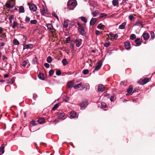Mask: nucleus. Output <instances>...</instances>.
I'll return each mask as SVG.
<instances>
[{"label": "nucleus", "mask_w": 155, "mask_h": 155, "mask_svg": "<svg viewBox=\"0 0 155 155\" xmlns=\"http://www.w3.org/2000/svg\"><path fill=\"white\" fill-rule=\"evenodd\" d=\"M133 90V86L132 85H130L128 88L127 89V91L128 93V94H130V95H132L133 92H136V90L134 89L133 92H132Z\"/></svg>", "instance_id": "1a4fd4ad"}, {"label": "nucleus", "mask_w": 155, "mask_h": 155, "mask_svg": "<svg viewBox=\"0 0 155 155\" xmlns=\"http://www.w3.org/2000/svg\"><path fill=\"white\" fill-rule=\"evenodd\" d=\"M7 58L4 55H3L2 57V60L3 61L5 60V59H7Z\"/></svg>", "instance_id": "0e129e2a"}, {"label": "nucleus", "mask_w": 155, "mask_h": 155, "mask_svg": "<svg viewBox=\"0 0 155 155\" xmlns=\"http://www.w3.org/2000/svg\"><path fill=\"white\" fill-rule=\"evenodd\" d=\"M45 120L43 118H40L38 119V121L40 124H42L44 123Z\"/></svg>", "instance_id": "72a5a7b5"}, {"label": "nucleus", "mask_w": 155, "mask_h": 155, "mask_svg": "<svg viewBox=\"0 0 155 155\" xmlns=\"http://www.w3.org/2000/svg\"><path fill=\"white\" fill-rule=\"evenodd\" d=\"M109 35H107L108 37H109V36H110V37L111 38L114 39L115 38H117L118 35L117 34H113L112 33H110L109 34Z\"/></svg>", "instance_id": "2eb2a0df"}, {"label": "nucleus", "mask_w": 155, "mask_h": 155, "mask_svg": "<svg viewBox=\"0 0 155 155\" xmlns=\"http://www.w3.org/2000/svg\"><path fill=\"white\" fill-rule=\"evenodd\" d=\"M101 107L102 108H104L107 107L106 104L104 102H102L101 103Z\"/></svg>", "instance_id": "ea45409f"}, {"label": "nucleus", "mask_w": 155, "mask_h": 155, "mask_svg": "<svg viewBox=\"0 0 155 155\" xmlns=\"http://www.w3.org/2000/svg\"><path fill=\"white\" fill-rule=\"evenodd\" d=\"M30 19L29 17L28 16H26L25 20V21L26 23H28L30 21Z\"/></svg>", "instance_id": "49530a36"}, {"label": "nucleus", "mask_w": 155, "mask_h": 155, "mask_svg": "<svg viewBox=\"0 0 155 155\" xmlns=\"http://www.w3.org/2000/svg\"><path fill=\"white\" fill-rule=\"evenodd\" d=\"M142 36L143 39L145 40H148L150 37L149 34L148 33L145 32L143 33Z\"/></svg>", "instance_id": "9b49d317"}, {"label": "nucleus", "mask_w": 155, "mask_h": 155, "mask_svg": "<svg viewBox=\"0 0 155 155\" xmlns=\"http://www.w3.org/2000/svg\"><path fill=\"white\" fill-rule=\"evenodd\" d=\"M57 117L59 119H62V120L66 118V116L65 114L63 112H59L57 113Z\"/></svg>", "instance_id": "20e7f679"}, {"label": "nucleus", "mask_w": 155, "mask_h": 155, "mask_svg": "<svg viewBox=\"0 0 155 155\" xmlns=\"http://www.w3.org/2000/svg\"><path fill=\"white\" fill-rule=\"evenodd\" d=\"M89 72V71L87 69H84L82 71L83 73L85 75L87 74Z\"/></svg>", "instance_id": "4c0bfd02"}, {"label": "nucleus", "mask_w": 155, "mask_h": 155, "mask_svg": "<svg viewBox=\"0 0 155 155\" xmlns=\"http://www.w3.org/2000/svg\"><path fill=\"white\" fill-rule=\"evenodd\" d=\"M95 34L97 35L98 36L101 34V33L99 31L96 30L95 31Z\"/></svg>", "instance_id": "13d9d810"}, {"label": "nucleus", "mask_w": 155, "mask_h": 155, "mask_svg": "<svg viewBox=\"0 0 155 155\" xmlns=\"http://www.w3.org/2000/svg\"><path fill=\"white\" fill-rule=\"evenodd\" d=\"M107 15V14L104 13H101L100 14V18H102L104 16H106Z\"/></svg>", "instance_id": "8fccbe9b"}, {"label": "nucleus", "mask_w": 155, "mask_h": 155, "mask_svg": "<svg viewBox=\"0 0 155 155\" xmlns=\"http://www.w3.org/2000/svg\"><path fill=\"white\" fill-rule=\"evenodd\" d=\"M141 44V41L140 38H136V47L140 46Z\"/></svg>", "instance_id": "aec40b11"}, {"label": "nucleus", "mask_w": 155, "mask_h": 155, "mask_svg": "<svg viewBox=\"0 0 155 155\" xmlns=\"http://www.w3.org/2000/svg\"><path fill=\"white\" fill-rule=\"evenodd\" d=\"M74 42L76 43V45L77 47H79L82 44L81 39H78L77 40H75Z\"/></svg>", "instance_id": "ddd939ff"}, {"label": "nucleus", "mask_w": 155, "mask_h": 155, "mask_svg": "<svg viewBox=\"0 0 155 155\" xmlns=\"http://www.w3.org/2000/svg\"><path fill=\"white\" fill-rule=\"evenodd\" d=\"M37 97V95L35 94H34L33 95V98L35 100Z\"/></svg>", "instance_id": "e2e57ef3"}, {"label": "nucleus", "mask_w": 155, "mask_h": 155, "mask_svg": "<svg viewBox=\"0 0 155 155\" xmlns=\"http://www.w3.org/2000/svg\"><path fill=\"white\" fill-rule=\"evenodd\" d=\"M82 85V83H80L79 84H77L76 85L74 86V87L75 89H78L80 87H81Z\"/></svg>", "instance_id": "a878e982"}, {"label": "nucleus", "mask_w": 155, "mask_h": 155, "mask_svg": "<svg viewBox=\"0 0 155 155\" xmlns=\"http://www.w3.org/2000/svg\"><path fill=\"white\" fill-rule=\"evenodd\" d=\"M37 22V21L36 20H31L30 21V23L31 24H35Z\"/></svg>", "instance_id": "37998d69"}, {"label": "nucleus", "mask_w": 155, "mask_h": 155, "mask_svg": "<svg viewBox=\"0 0 155 155\" xmlns=\"http://www.w3.org/2000/svg\"><path fill=\"white\" fill-rule=\"evenodd\" d=\"M14 18V16L13 15H11L9 18V19L12 20Z\"/></svg>", "instance_id": "680f3d73"}, {"label": "nucleus", "mask_w": 155, "mask_h": 155, "mask_svg": "<svg viewBox=\"0 0 155 155\" xmlns=\"http://www.w3.org/2000/svg\"><path fill=\"white\" fill-rule=\"evenodd\" d=\"M8 74H5L4 75V77L5 78H7L8 77Z\"/></svg>", "instance_id": "774afa93"}, {"label": "nucleus", "mask_w": 155, "mask_h": 155, "mask_svg": "<svg viewBox=\"0 0 155 155\" xmlns=\"http://www.w3.org/2000/svg\"><path fill=\"white\" fill-rule=\"evenodd\" d=\"M13 42L15 45H18L19 44V41L16 38L13 40Z\"/></svg>", "instance_id": "cd10ccee"}, {"label": "nucleus", "mask_w": 155, "mask_h": 155, "mask_svg": "<svg viewBox=\"0 0 155 155\" xmlns=\"http://www.w3.org/2000/svg\"><path fill=\"white\" fill-rule=\"evenodd\" d=\"M29 6L31 10H32L34 12H35L36 11L37 8L36 6L34 4H29Z\"/></svg>", "instance_id": "6e6552de"}, {"label": "nucleus", "mask_w": 155, "mask_h": 155, "mask_svg": "<svg viewBox=\"0 0 155 155\" xmlns=\"http://www.w3.org/2000/svg\"><path fill=\"white\" fill-rule=\"evenodd\" d=\"M31 124L33 125V126H35L36 125V124L35 123V121H32L31 122Z\"/></svg>", "instance_id": "052dcab7"}, {"label": "nucleus", "mask_w": 155, "mask_h": 155, "mask_svg": "<svg viewBox=\"0 0 155 155\" xmlns=\"http://www.w3.org/2000/svg\"><path fill=\"white\" fill-rule=\"evenodd\" d=\"M70 115L71 118H74L76 117L77 113L74 111H72L70 112Z\"/></svg>", "instance_id": "dca6fc26"}, {"label": "nucleus", "mask_w": 155, "mask_h": 155, "mask_svg": "<svg viewBox=\"0 0 155 155\" xmlns=\"http://www.w3.org/2000/svg\"><path fill=\"white\" fill-rule=\"evenodd\" d=\"M52 15L54 17L58 20V17L54 12H52Z\"/></svg>", "instance_id": "a18cd8bd"}, {"label": "nucleus", "mask_w": 155, "mask_h": 155, "mask_svg": "<svg viewBox=\"0 0 155 155\" xmlns=\"http://www.w3.org/2000/svg\"><path fill=\"white\" fill-rule=\"evenodd\" d=\"M114 95L112 94L110 97V100L111 101H113L114 100Z\"/></svg>", "instance_id": "603ef678"}, {"label": "nucleus", "mask_w": 155, "mask_h": 155, "mask_svg": "<svg viewBox=\"0 0 155 155\" xmlns=\"http://www.w3.org/2000/svg\"><path fill=\"white\" fill-rule=\"evenodd\" d=\"M104 45L105 47L107 48L110 45V44L109 43L106 42L104 43Z\"/></svg>", "instance_id": "3c124183"}, {"label": "nucleus", "mask_w": 155, "mask_h": 155, "mask_svg": "<svg viewBox=\"0 0 155 155\" xmlns=\"http://www.w3.org/2000/svg\"><path fill=\"white\" fill-rule=\"evenodd\" d=\"M0 45L1 46H3L5 45V43L4 42H2L0 43Z\"/></svg>", "instance_id": "69168bd1"}, {"label": "nucleus", "mask_w": 155, "mask_h": 155, "mask_svg": "<svg viewBox=\"0 0 155 155\" xmlns=\"http://www.w3.org/2000/svg\"><path fill=\"white\" fill-rule=\"evenodd\" d=\"M150 34L151 35V38L152 39H153L154 38L155 35H154V33L152 31H151L150 32Z\"/></svg>", "instance_id": "de8ad7c7"}, {"label": "nucleus", "mask_w": 155, "mask_h": 155, "mask_svg": "<svg viewBox=\"0 0 155 155\" xmlns=\"http://www.w3.org/2000/svg\"><path fill=\"white\" fill-rule=\"evenodd\" d=\"M112 4L114 6H116L119 4L118 1L117 0H113L112 2Z\"/></svg>", "instance_id": "7c9ffc66"}, {"label": "nucleus", "mask_w": 155, "mask_h": 155, "mask_svg": "<svg viewBox=\"0 0 155 155\" xmlns=\"http://www.w3.org/2000/svg\"><path fill=\"white\" fill-rule=\"evenodd\" d=\"M61 74V72L60 70H58L56 72V74L58 76H60Z\"/></svg>", "instance_id": "864d4df0"}, {"label": "nucleus", "mask_w": 155, "mask_h": 155, "mask_svg": "<svg viewBox=\"0 0 155 155\" xmlns=\"http://www.w3.org/2000/svg\"><path fill=\"white\" fill-rule=\"evenodd\" d=\"M124 46L126 49L128 50L130 48V44L129 41H126L124 44Z\"/></svg>", "instance_id": "4468645a"}, {"label": "nucleus", "mask_w": 155, "mask_h": 155, "mask_svg": "<svg viewBox=\"0 0 155 155\" xmlns=\"http://www.w3.org/2000/svg\"><path fill=\"white\" fill-rule=\"evenodd\" d=\"M77 25L78 26V31L82 35L84 36L86 35V32L84 29V27L79 21L77 22Z\"/></svg>", "instance_id": "f03ea898"}, {"label": "nucleus", "mask_w": 155, "mask_h": 155, "mask_svg": "<svg viewBox=\"0 0 155 155\" xmlns=\"http://www.w3.org/2000/svg\"><path fill=\"white\" fill-rule=\"evenodd\" d=\"M52 61V58L51 56H48L47 59V61L49 63H51Z\"/></svg>", "instance_id": "c9c22d12"}, {"label": "nucleus", "mask_w": 155, "mask_h": 155, "mask_svg": "<svg viewBox=\"0 0 155 155\" xmlns=\"http://www.w3.org/2000/svg\"><path fill=\"white\" fill-rule=\"evenodd\" d=\"M105 90V87L102 84H100L98 87L97 91L98 92H102Z\"/></svg>", "instance_id": "f8f14e48"}, {"label": "nucleus", "mask_w": 155, "mask_h": 155, "mask_svg": "<svg viewBox=\"0 0 155 155\" xmlns=\"http://www.w3.org/2000/svg\"><path fill=\"white\" fill-rule=\"evenodd\" d=\"M103 26L104 25H103V24L102 23H100L97 26V28L98 29H102Z\"/></svg>", "instance_id": "79ce46f5"}, {"label": "nucleus", "mask_w": 155, "mask_h": 155, "mask_svg": "<svg viewBox=\"0 0 155 155\" xmlns=\"http://www.w3.org/2000/svg\"><path fill=\"white\" fill-rule=\"evenodd\" d=\"M149 81V79L147 78H145L142 80L141 81V85H143L147 84Z\"/></svg>", "instance_id": "f3484780"}, {"label": "nucleus", "mask_w": 155, "mask_h": 155, "mask_svg": "<svg viewBox=\"0 0 155 155\" xmlns=\"http://www.w3.org/2000/svg\"><path fill=\"white\" fill-rule=\"evenodd\" d=\"M61 62L63 65L64 66L66 65L68 63V61H67V59L65 58L63 59L62 60Z\"/></svg>", "instance_id": "b1692460"}, {"label": "nucleus", "mask_w": 155, "mask_h": 155, "mask_svg": "<svg viewBox=\"0 0 155 155\" xmlns=\"http://www.w3.org/2000/svg\"><path fill=\"white\" fill-rule=\"evenodd\" d=\"M91 13L94 17H96L99 13V12L97 11H95L94 12H92Z\"/></svg>", "instance_id": "f704fd0d"}, {"label": "nucleus", "mask_w": 155, "mask_h": 155, "mask_svg": "<svg viewBox=\"0 0 155 155\" xmlns=\"http://www.w3.org/2000/svg\"><path fill=\"white\" fill-rule=\"evenodd\" d=\"M3 145L4 144H2L1 146L0 147V152H1L2 154H3L4 152V146Z\"/></svg>", "instance_id": "bb28decb"}, {"label": "nucleus", "mask_w": 155, "mask_h": 155, "mask_svg": "<svg viewBox=\"0 0 155 155\" xmlns=\"http://www.w3.org/2000/svg\"><path fill=\"white\" fill-rule=\"evenodd\" d=\"M70 37H68L66 38V43H70Z\"/></svg>", "instance_id": "6e6d98bb"}, {"label": "nucleus", "mask_w": 155, "mask_h": 155, "mask_svg": "<svg viewBox=\"0 0 155 155\" xmlns=\"http://www.w3.org/2000/svg\"><path fill=\"white\" fill-rule=\"evenodd\" d=\"M126 25V23L125 22H123L121 25L119 26V28L121 29H124L125 28Z\"/></svg>", "instance_id": "4be33fe9"}, {"label": "nucleus", "mask_w": 155, "mask_h": 155, "mask_svg": "<svg viewBox=\"0 0 155 155\" xmlns=\"http://www.w3.org/2000/svg\"><path fill=\"white\" fill-rule=\"evenodd\" d=\"M18 25V23L16 21H14L13 22V25L12 26V28L13 29L15 28L16 27H17Z\"/></svg>", "instance_id": "c756f323"}, {"label": "nucleus", "mask_w": 155, "mask_h": 155, "mask_svg": "<svg viewBox=\"0 0 155 155\" xmlns=\"http://www.w3.org/2000/svg\"><path fill=\"white\" fill-rule=\"evenodd\" d=\"M89 3L90 6H93L94 7H95L97 6L96 3L93 1H89Z\"/></svg>", "instance_id": "6ab92c4d"}, {"label": "nucleus", "mask_w": 155, "mask_h": 155, "mask_svg": "<svg viewBox=\"0 0 155 155\" xmlns=\"http://www.w3.org/2000/svg\"><path fill=\"white\" fill-rule=\"evenodd\" d=\"M33 45L32 44H29L28 45L24 44L23 45V49H31L33 48Z\"/></svg>", "instance_id": "9d476101"}, {"label": "nucleus", "mask_w": 155, "mask_h": 155, "mask_svg": "<svg viewBox=\"0 0 155 155\" xmlns=\"http://www.w3.org/2000/svg\"><path fill=\"white\" fill-rule=\"evenodd\" d=\"M46 26L47 27L48 30L51 31V33H53L55 31V29L54 28L51 24H46Z\"/></svg>", "instance_id": "39448f33"}, {"label": "nucleus", "mask_w": 155, "mask_h": 155, "mask_svg": "<svg viewBox=\"0 0 155 155\" xmlns=\"http://www.w3.org/2000/svg\"><path fill=\"white\" fill-rule=\"evenodd\" d=\"M44 66L47 68H48L50 67L49 64L47 63H45L44 64Z\"/></svg>", "instance_id": "4d7b16f0"}, {"label": "nucleus", "mask_w": 155, "mask_h": 155, "mask_svg": "<svg viewBox=\"0 0 155 155\" xmlns=\"http://www.w3.org/2000/svg\"><path fill=\"white\" fill-rule=\"evenodd\" d=\"M68 25V22L67 21H64V23L63 24V27L65 28H67Z\"/></svg>", "instance_id": "2f4dec72"}, {"label": "nucleus", "mask_w": 155, "mask_h": 155, "mask_svg": "<svg viewBox=\"0 0 155 155\" xmlns=\"http://www.w3.org/2000/svg\"><path fill=\"white\" fill-rule=\"evenodd\" d=\"M143 22L137 20L136 21V25H142Z\"/></svg>", "instance_id": "c03bdc74"}, {"label": "nucleus", "mask_w": 155, "mask_h": 155, "mask_svg": "<svg viewBox=\"0 0 155 155\" xmlns=\"http://www.w3.org/2000/svg\"><path fill=\"white\" fill-rule=\"evenodd\" d=\"M59 106V104H56L54 106L52 107V110L53 111L55 110Z\"/></svg>", "instance_id": "473e14b6"}, {"label": "nucleus", "mask_w": 155, "mask_h": 155, "mask_svg": "<svg viewBox=\"0 0 155 155\" xmlns=\"http://www.w3.org/2000/svg\"><path fill=\"white\" fill-rule=\"evenodd\" d=\"M23 38H22V41L23 42H26L27 40V37L26 36L23 35L22 36Z\"/></svg>", "instance_id": "09e8293b"}, {"label": "nucleus", "mask_w": 155, "mask_h": 155, "mask_svg": "<svg viewBox=\"0 0 155 155\" xmlns=\"http://www.w3.org/2000/svg\"><path fill=\"white\" fill-rule=\"evenodd\" d=\"M8 2H7L5 3V5L6 7L8 8H13L14 7V5H13V3H15V0H9Z\"/></svg>", "instance_id": "7ed1b4c3"}, {"label": "nucleus", "mask_w": 155, "mask_h": 155, "mask_svg": "<svg viewBox=\"0 0 155 155\" xmlns=\"http://www.w3.org/2000/svg\"><path fill=\"white\" fill-rule=\"evenodd\" d=\"M38 59L35 56V57L33 59L32 61V63L34 64H36L38 63Z\"/></svg>", "instance_id": "5701e85b"}, {"label": "nucleus", "mask_w": 155, "mask_h": 155, "mask_svg": "<svg viewBox=\"0 0 155 155\" xmlns=\"http://www.w3.org/2000/svg\"><path fill=\"white\" fill-rule=\"evenodd\" d=\"M54 73V71L52 70H51L49 71V74L50 76L52 75Z\"/></svg>", "instance_id": "5fc2aeb1"}, {"label": "nucleus", "mask_w": 155, "mask_h": 155, "mask_svg": "<svg viewBox=\"0 0 155 155\" xmlns=\"http://www.w3.org/2000/svg\"><path fill=\"white\" fill-rule=\"evenodd\" d=\"M80 18L81 20L83 22H84V23H86L87 22V19L85 17L83 16H82L80 17Z\"/></svg>", "instance_id": "c85d7f7f"}, {"label": "nucleus", "mask_w": 155, "mask_h": 155, "mask_svg": "<svg viewBox=\"0 0 155 155\" xmlns=\"http://www.w3.org/2000/svg\"><path fill=\"white\" fill-rule=\"evenodd\" d=\"M102 63L103 62L101 60H100L97 63L95 69L94 70V71H97L99 70L101 68L102 64Z\"/></svg>", "instance_id": "423d86ee"}, {"label": "nucleus", "mask_w": 155, "mask_h": 155, "mask_svg": "<svg viewBox=\"0 0 155 155\" xmlns=\"http://www.w3.org/2000/svg\"><path fill=\"white\" fill-rule=\"evenodd\" d=\"M27 63V61H25L22 62L21 64L23 67H25Z\"/></svg>", "instance_id": "58836bf2"}, {"label": "nucleus", "mask_w": 155, "mask_h": 155, "mask_svg": "<svg viewBox=\"0 0 155 155\" xmlns=\"http://www.w3.org/2000/svg\"><path fill=\"white\" fill-rule=\"evenodd\" d=\"M19 11L21 13L24 12V8L23 6H20L19 7Z\"/></svg>", "instance_id": "393cba45"}, {"label": "nucleus", "mask_w": 155, "mask_h": 155, "mask_svg": "<svg viewBox=\"0 0 155 155\" xmlns=\"http://www.w3.org/2000/svg\"><path fill=\"white\" fill-rule=\"evenodd\" d=\"M6 37V35L5 34L2 32L0 33V37L1 38H4Z\"/></svg>", "instance_id": "a19ab883"}, {"label": "nucleus", "mask_w": 155, "mask_h": 155, "mask_svg": "<svg viewBox=\"0 0 155 155\" xmlns=\"http://www.w3.org/2000/svg\"><path fill=\"white\" fill-rule=\"evenodd\" d=\"M38 78L41 80H43L44 79V74L41 73H39V74L38 75Z\"/></svg>", "instance_id": "412c9836"}, {"label": "nucleus", "mask_w": 155, "mask_h": 155, "mask_svg": "<svg viewBox=\"0 0 155 155\" xmlns=\"http://www.w3.org/2000/svg\"><path fill=\"white\" fill-rule=\"evenodd\" d=\"M97 19L96 18H92L90 22V25L91 26H93L95 22L97 21Z\"/></svg>", "instance_id": "a211bd4d"}, {"label": "nucleus", "mask_w": 155, "mask_h": 155, "mask_svg": "<svg viewBox=\"0 0 155 155\" xmlns=\"http://www.w3.org/2000/svg\"><path fill=\"white\" fill-rule=\"evenodd\" d=\"M87 105V101L82 102L80 104V106L81 109L82 110L84 109Z\"/></svg>", "instance_id": "0eeeda50"}, {"label": "nucleus", "mask_w": 155, "mask_h": 155, "mask_svg": "<svg viewBox=\"0 0 155 155\" xmlns=\"http://www.w3.org/2000/svg\"><path fill=\"white\" fill-rule=\"evenodd\" d=\"M125 82L124 81H121L120 83V84L121 85H124V84Z\"/></svg>", "instance_id": "338daca9"}, {"label": "nucleus", "mask_w": 155, "mask_h": 155, "mask_svg": "<svg viewBox=\"0 0 155 155\" xmlns=\"http://www.w3.org/2000/svg\"><path fill=\"white\" fill-rule=\"evenodd\" d=\"M77 1L75 0H69L67 3V6L69 10H73L77 5Z\"/></svg>", "instance_id": "f257e3e1"}, {"label": "nucleus", "mask_w": 155, "mask_h": 155, "mask_svg": "<svg viewBox=\"0 0 155 155\" xmlns=\"http://www.w3.org/2000/svg\"><path fill=\"white\" fill-rule=\"evenodd\" d=\"M134 18V17L132 15H130L129 16V19L131 21H132L133 19Z\"/></svg>", "instance_id": "bf43d9fd"}, {"label": "nucleus", "mask_w": 155, "mask_h": 155, "mask_svg": "<svg viewBox=\"0 0 155 155\" xmlns=\"http://www.w3.org/2000/svg\"><path fill=\"white\" fill-rule=\"evenodd\" d=\"M136 38V35L134 34H131L130 37V39L132 40H134Z\"/></svg>", "instance_id": "e433bc0d"}]
</instances>
